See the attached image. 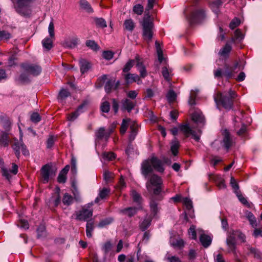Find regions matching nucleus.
Instances as JSON below:
<instances>
[{"label":"nucleus","instance_id":"473e14b6","mask_svg":"<svg viewBox=\"0 0 262 262\" xmlns=\"http://www.w3.org/2000/svg\"><path fill=\"white\" fill-rule=\"evenodd\" d=\"M124 29L128 31L132 32L135 27V24L132 19H128L124 22Z\"/></svg>","mask_w":262,"mask_h":262},{"label":"nucleus","instance_id":"e2e57ef3","mask_svg":"<svg viewBox=\"0 0 262 262\" xmlns=\"http://www.w3.org/2000/svg\"><path fill=\"white\" fill-rule=\"evenodd\" d=\"M183 203L186 206L187 209L190 210L192 208V203L189 199L187 198H184L183 199Z\"/></svg>","mask_w":262,"mask_h":262},{"label":"nucleus","instance_id":"338daca9","mask_svg":"<svg viewBox=\"0 0 262 262\" xmlns=\"http://www.w3.org/2000/svg\"><path fill=\"white\" fill-rule=\"evenodd\" d=\"M240 24V20L237 18H234L230 24V28L231 29H234L237 27Z\"/></svg>","mask_w":262,"mask_h":262},{"label":"nucleus","instance_id":"e433bc0d","mask_svg":"<svg viewBox=\"0 0 262 262\" xmlns=\"http://www.w3.org/2000/svg\"><path fill=\"white\" fill-rule=\"evenodd\" d=\"M79 4L81 8L87 12L90 13L93 12V9L91 8L90 4L86 0H80Z\"/></svg>","mask_w":262,"mask_h":262},{"label":"nucleus","instance_id":"a211bd4d","mask_svg":"<svg viewBox=\"0 0 262 262\" xmlns=\"http://www.w3.org/2000/svg\"><path fill=\"white\" fill-rule=\"evenodd\" d=\"M137 212V208L136 207H127L120 209L119 213L122 215H127L128 217L134 216Z\"/></svg>","mask_w":262,"mask_h":262},{"label":"nucleus","instance_id":"1a4fd4ad","mask_svg":"<svg viewBox=\"0 0 262 262\" xmlns=\"http://www.w3.org/2000/svg\"><path fill=\"white\" fill-rule=\"evenodd\" d=\"M179 129L182 131L186 137L192 135L193 138L196 141H199L200 140V136L196 134L195 131L192 129L189 124H182L179 125Z\"/></svg>","mask_w":262,"mask_h":262},{"label":"nucleus","instance_id":"58836bf2","mask_svg":"<svg viewBox=\"0 0 262 262\" xmlns=\"http://www.w3.org/2000/svg\"><path fill=\"white\" fill-rule=\"evenodd\" d=\"M151 219L150 218L145 219L140 224V228L142 231H145L150 225Z\"/></svg>","mask_w":262,"mask_h":262},{"label":"nucleus","instance_id":"5fc2aeb1","mask_svg":"<svg viewBox=\"0 0 262 262\" xmlns=\"http://www.w3.org/2000/svg\"><path fill=\"white\" fill-rule=\"evenodd\" d=\"M112 245L110 241L106 242L102 246V249L104 251L105 254L108 253V252L111 250Z\"/></svg>","mask_w":262,"mask_h":262},{"label":"nucleus","instance_id":"ddd939ff","mask_svg":"<svg viewBox=\"0 0 262 262\" xmlns=\"http://www.w3.org/2000/svg\"><path fill=\"white\" fill-rule=\"evenodd\" d=\"M223 146L227 150L232 146L233 141L230 137V135L227 130L223 132V139L222 141Z\"/></svg>","mask_w":262,"mask_h":262},{"label":"nucleus","instance_id":"09e8293b","mask_svg":"<svg viewBox=\"0 0 262 262\" xmlns=\"http://www.w3.org/2000/svg\"><path fill=\"white\" fill-rule=\"evenodd\" d=\"M135 64V60H129L124 66L123 72L124 73L128 72Z\"/></svg>","mask_w":262,"mask_h":262},{"label":"nucleus","instance_id":"2f4dec72","mask_svg":"<svg viewBox=\"0 0 262 262\" xmlns=\"http://www.w3.org/2000/svg\"><path fill=\"white\" fill-rule=\"evenodd\" d=\"M244 38V35L239 29H237L234 32V36L231 39L230 42L235 43L239 42Z\"/></svg>","mask_w":262,"mask_h":262},{"label":"nucleus","instance_id":"de8ad7c7","mask_svg":"<svg viewBox=\"0 0 262 262\" xmlns=\"http://www.w3.org/2000/svg\"><path fill=\"white\" fill-rule=\"evenodd\" d=\"M11 34L6 31H0V39L8 40L11 38Z\"/></svg>","mask_w":262,"mask_h":262},{"label":"nucleus","instance_id":"680f3d73","mask_svg":"<svg viewBox=\"0 0 262 262\" xmlns=\"http://www.w3.org/2000/svg\"><path fill=\"white\" fill-rule=\"evenodd\" d=\"M136 62V67L138 70L141 68L142 67H145L143 64L142 60L138 55H137L135 57V62Z\"/></svg>","mask_w":262,"mask_h":262},{"label":"nucleus","instance_id":"774afa93","mask_svg":"<svg viewBox=\"0 0 262 262\" xmlns=\"http://www.w3.org/2000/svg\"><path fill=\"white\" fill-rule=\"evenodd\" d=\"M31 120L34 122L37 123L40 120V117L37 113H34L31 115Z\"/></svg>","mask_w":262,"mask_h":262},{"label":"nucleus","instance_id":"423d86ee","mask_svg":"<svg viewBox=\"0 0 262 262\" xmlns=\"http://www.w3.org/2000/svg\"><path fill=\"white\" fill-rule=\"evenodd\" d=\"M206 17L205 10L202 8H196L191 13L189 18L191 24L201 22Z\"/></svg>","mask_w":262,"mask_h":262},{"label":"nucleus","instance_id":"9b49d317","mask_svg":"<svg viewBox=\"0 0 262 262\" xmlns=\"http://www.w3.org/2000/svg\"><path fill=\"white\" fill-rule=\"evenodd\" d=\"M243 252L248 256L252 255L256 258H259L260 257L259 251L255 248L252 247L249 244H246L244 246Z\"/></svg>","mask_w":262,"mask_h":262},{"label":"nucleus","instance_id":"0eeeda50","mask_svg":"<svg viewBox=\"0 0 262 262\" xmlns=\"http://www.w3.org/2000/svg\"><path fill=\"white\" fill-rule=\"evenodd\" d=\"M93 211L90 209L82 208L81 210L76 211L74 214L75 216V219L77 221H86L88 219L92 217Z\"/></svg>","mask_w":262,"mask_h":262},{"label":"nucleus","instance_id":"13d9d810","mask_svg":"<svg viewBox=\"0 0 262 262\" xmlns=\"http://www.w3.org/2000/svg\"><path fill=\"white\" fill-rule=\"evenodd\" d=\"M86 45L94 50H97L99 49L97 44L93 40H88L86 42Z\"/></svg>","mask_w":262,"mask_h":262},{"label":"nucleus","instance_id":"79ce46f5","mask_svg":"<svg viewBox=\"0 0 262 262\" xmlns=\"http://www.w3.org/2000/svg\"><path fill=\"white\" fill-rule=\"evenodd\" d=\"M97 139L101 140L103 138L106 139V132L104 127L100 128L95 133Z\"/></svg>","mask_w":262,"mask_h":262},{"label":"nucleus","instance_id":"c9c22d12","mask_svg":"<svg viewBox=\"0 0 262 262\" xmlns=\"http://www.w3.org/2000/svg\"><path fill=\"white\" fill-rule=\"evenodd\" d=\"M156 48L157 51V53L158 55V58L159 61L161 63L162 61L164 60V58L163 57V52L161 48L160 47V43L158 41H156L155 42Z\"/></svg>","mask_w":262,"mask_h":262},{"label":"nucleus","instance_id":"4be33fe9","mask_svg":"<svg viewBox=\"0 0 262 262\" xmlns=\"http://www.w3.org/2000/svg\"><path fill=\"white\" fill-rule=\"evenodd\" d=\"M110 189L107 188H103L100 190L98 196L95 200V203H98L100 199H105L110 194Z\"/></svg>","mask_w":262,"mask_h":262},{"label":"nucleus","instance_id":"bb28decb","mask_svg":"<svg viewBox=\"0 0 262 262\" xmlns=\"http://www.w3.org/2000/svg\"><path fill=\"white\" fill-rule=\"evenodd\" d=\"M132 122L134 121H132L130 119H124L122 120L120 129V132L121 134L123 135L126 132L128 126L132 125Z\"/></svg>","mask_w":262,"mask_h":262},{"label":"nucleus","instance_id":"7c9ffc66","mask_svg":"<svg viewBox=\"0 0 262 262\" xmlns=\"http://www.w3.org/2000/svg\"><path fill=\"white\" fill-rule=\"evenodd\" d=\"M222 5L221 0H214L210 4V8L216 14L219 12V8Z\"/></svg>","mask_w":262,"mask_h":262},{"label":"nucleus","instance_id":"ea45409f","mask_svg":"<svg viewBox=\"0 0 262 262\" xmlns=\"http://www.w3.org/2000/svg\"><path fill=\"white\" fill-rule=\"evenodd\" d=\"M73 202V197L68 193H64L63 199H62V203L64 205L69 206L71 205Z\"/></svg>","mask_w":262,"mask_h":262},{"label":"nucleus","instance_id":"3c124183","mask_svg":"<svg viewBox=\"0 0 262 262\" xmlns=\"http://www.w3.org/2000/svg\"><path fill=\"white\" fill-rule=\"evenodd\" d=\"M113 221V219L112 217L106 218L104 220H102L98 225L99 227H103L106 225H108L112 223Z\"/></svg>","mask_w":262,"mask_h":262},{"label":"nucleus","instance_id":"4d7b16f0","mask_svg":"<svg viewBox=\"0 0 262 262\" xmlns=\"http://www.w3.org/2000/svg\"><path fill=\"white\" fill-rule=\"evenodd\" d=\"M48 32L50 35V37L52 38H55L54 33V25L53 21H51L48 27Z\"/></svg>","mask_w":262,"mask_h":262},{"label":"nucleus","instance_id":"864d4df0","mask_svg":"<svg viewBox=\"0 0 262 262\" xmlns=\"http://www.w3.org/2000/svg\"><path fill=\"white\" fill-rule=\"evenodd\" d=\"M95 23L98 27L102 28H104L107 26L106 21L102 18H96L95 19Z\"/></svg>","mask_w":262,"mask_h":262},{"label":"nucleus","instance_id":"9d476101","mask_svg":"<svg viewBox=\"0 0 262 262\" xmlns=\"http://www.w3.org/2000/svg\"><path fill=\"white\" fill-rule=\"evenodd\" d=\"M21 67L26 72L33 76L38 75L41 72V67L36 64L24 63Z\"/></svg>","mask_w":262,"mask_h":262},{"label":"nucleus","instance_id":"0e129e2a","mask_svg":"<svg viewBox=\"0 0 262 262\" xmlns=\"http://www.w3.org/2000/svg\"><path fill=\"white\" fill-rule=\"evenodd\" d=\"M188 233L191 235L192 239H196V233L195 231V227L194 225H191L188 230Z\"/></svg>","mask_w":262,"mask_h":262},{"label":"nucleus","instance_id":"cd10ccee","mask_svg":"<svg viewBox=\"0 0 262 262\" xmlns=\"http://www.w3.org/2000/svg\"><path fill=\"white\" fill-rule=\"evenodd\" d=\"M132 125L130 126V133L129 137L130 141H133L138 133V125L135 122H132Z\"/></svg>","mask_w":262,"mask_h":262},{"label":"nucleus","instance_id":"f03ea898","mask_svg":"<svg viewBox=\"0 0 262 262\" xmlns=\"http://www.w3.org/2000/svg\"><path fill=\"white\" fill-rule=\"evenodd\" d=\"M143 27V37L147 42L151 41L153 36L154 24L149 14H145L142 24Z\"/></svg>","mask_w":262,"mask_h":262},{"label":"nucleus","instance_id":"f8f14e48","mask_svg":"<svg viewBox=\"0 0 262 262\" xmlns=\"http://www.w3.org/2000/svg\"><path fill=\"white\" fill-rule=\"evenodd\" d=\"M86 105V102H83L82 104H81L80 105L78 106L77 109L74 112L72 113L71 114H69L67 116V119L68 121H73L76 119L77 118V117L79 116V115L83 112V108Z\"/></svg>","mask_w":262,"mask_h":262},{"label":"nucleus","instance_id":"7ed1b4c3","mask_svg":"<svg viewBox=\"0 0 262 262\" xmlns=\"http://www.w3.org/2000/svg\"><path fill=\"white\" fill-rule=\"evenodd\" d=\"M235 96V92L230 90L228 96L219 93L214 97V100L217 104L220 103L225 108L229 110L232 108L233 104L232 99L234 98Z\"/></svg>","mask_w":262,"mask_h":262},{"label":"nucleus","instance_id":"f3484780","mask_svg":"<svg viewBox=\"0 0 262 262\" xmlns=\"http://www.w3.org/2000/svg\"><path fill=\"white\" fill-rule=\"evenodd\" d=\"M79 39L76 37H72L64 40L63 46L65 48L72 49L76 47Z\"/></svg>","mask_w":262,"mask_h":262},{"label":"nucleus","instance_id":"aec40b11","mask_svg":"<svg viewBox=\"0 0 262 262\" xmlns=\"http://www.w3.org/2000/svg\"><path fill=\"white\" fill-rule=\"evenodd\" d=\"M238 63L236 62L234 66L229 68L228 66L226 65V70L224 72V76L228 79L234 77L235 69L238 67Z\"/></svg>","mask_w":262,"mask_h":262},{"label":"nucleus","instance_id":"6e6d98bb","mask_svg":"<svg viewBox=\"0 0 262 262\" xmlns=\"http://www.w3.org/2000/svg\"><path fill=\"white\" fill-rule=\"evenodd\" d=\"M110 110V105L108 102L105 101L101 105V110L103 113H108Z\"/></svg>","mask_w":262,"mask_h":262},{"label":"nucleus","instance_id":"603ef678","mask_svg":"<svg viewBox=\"0 0 262 262\" xmlns=\"http://www.w3.org/2000/svg\"><path fill=\"white\" fill-rule=\"evenodd\" d=\"M230 184L232 188L234 189V192L237 193L239 192V187L237 184L236 180L233 177H231Z\"/></svg>","mask_w":262,"mask_h":262},{"label":"nucleus","instance_id":"49530a36","mask_svg":"<svg viewBox=\"0 0 262 262\" xmlns=\"http://www.w3.org/2000/svg\"><path fill=\"white\" fill-rule=\"evenodd\" d=\"M150 210L154 214V215H156L159 211L157 203L154 200H151L150 202Z\"/></svg>","mask_w":262,"mask_h":262},{"label":"nucleus","instance_id":"f257e3e1","mask_svg":"<svg viewBox=\"0 0 262 262\" xmlns=\"http://www.w3.org/2000/svg\"><path fill=\"white\" fill-rule=\"evenodd\" d=\"M154 169L159 172H163L164 170L163 162L155 157H152L142 162L141 173L146 178L148 175L152 172Z\"/></svg>","mask_w":262,"mask_h":262},{"label":"nucleus","instance_id":"052dcab7","mask_svg":"<svg viewBox=\"0 0 262 262\" xmlns=\"http://www.w3.org/2000/svg\"><path fill=\"white\" fill-rule=\"evenodd\" d=\"M235 237H237L242 242H245L246 236L245 235L239 231H235L233 232Z\"/></svg>","mask_w":262,"mask_h":262},{"label":"nucleus","instance_id":"39448f33","mask_svg":"<svg viewBox=\"0 0 262 262\" xmlns=\"http://www.w3.org/2000/svg\"><path fill=\"white\" fill-rule=\"evenodd\" d=\"M56 170L49 164L43 166L40 170V174L42 181L43 183H47L50 180L53 179L56 176Z\"/></svg>","mask_w":262,"mask_h":262},{"label":"nucleus","instance_id":"5701e85b","mask_svg":"<svg viewBox=\"0 0 262 262\" xmlns=\"http://www.w3.org/2000/svg\"><path fill=\"white\" fill-rule=\"evenodd\" d=\"M9 141L10 140L8 134L5 132H2L0 134V146L3 147L8 146Z\"/></svg>","mask_w":262,"mask_h":262},{"label":"nucleus","instance_id":"c85d7f7f","mask_svg":"<svg viewBox=\"0 0 262 262\" xmlns=\"http://www.w3.org/2000/svg\"><path fill=\"white\" fill-rule=\"evenodd\" d=\"M124 77L127 84L132 83L139 79V76L136 74L128 73L125 74Z\"/></svg>","mask_w":262,"mask_h":262},{"label":"nucleus","instance_id":"a18cd8bd","mask_svg":"<svg viewBox=\"0 0 262 262\" xmlns=\"http://www.w3.org/2000/svg\"><path fill=\"white\" fill-rule=\"evenodd\" d=\"M177 95L173 90L168 91L166 95V98L169 102L171 103L175 101L176 99Z\"/></svg>","mask_w":262,"mask_h":262},{"label":"nucleus","instance_id":"bf43d9fd","mask_svg":"<svg viewBox=\"0 0 262 262\" xmlns=\"http://www.w3.org/2000/svg\"><path fill=\"white\" fill-rule=\"evenodd\" d=\"M157 0H148L147 5L146 8L145 13L146 14L148 13L150 10L152 9L154 7V5L156 3Z\"/></svg>","mask_w":262,"mask_h":262},{"label":"nucleus","instance_id":"393cba45","mask_svg":"<svg viewBox=\"0 0 262 262\" xmlns=\"http://www.w3.org/2000/svg\"><path fill=\"white\" fill-rule=\"evenodd\" d=\"M55 38L52 37H46L42 41L43 47L47 50H51L53 47V41Z\"/></svg>","mask_w":262,"mask_h":262},{"label":"nucleus","instance_id":"69168bd1","mask_svg":"<svg viewBox=\"0 0 262 262\" xmlns=\"http://www.w3.org/2000/svg\"><path fill=\"white\" fill-rule=\"evenodd\" d=\"M66 180L67 174L60 171L57 178L58 182L60 183H64L66 182Z\"/></svg>","mask_w":262,"mask_h":262},{"label":"nucleus","instance_id":"b1692460","mask_svg":"<svg viewBox=\"0 0 262 262\" xmlns=\"http://www.w3.org/2000/svg\"><path fill=\"white\" fill-rule=\"evenodd\" d=\"M200 241L202 245L205 248L208 247L211 243V237L204 233L201 234L200 237Z\"/></svg>","mask_w":262,"mask_h":262},{"label":"nucleus","instance_id":"8fccbe9b","mask_svg":"<svg viewBox=\"0 0 262 262\" xmlns=\"http://www.w3.org/2000/svg\"><path fill=\"white\" fill-rule=\"evenodd\" d=\"M115 80H110L108 81L105 84V91L106 93H110L111 90L113 88Z\"/></svg>","mask_w":262,"mask_h":262},{"label":"nucleus","instance_id":"c03bdc74","mask_svg":"<svg viewBox=\"0 0 262 262\" xmlns=\"http://www.w3.org/2000/svg\"><path fill=\"white\" fill-rule=\"evenodd\" d=\"M133 11L134 13L141 15L144 11V7L141 4L135 5L133 8Z\"/></svg>","mask_w":262,"mask_h":262},{"label":"nucleus","instance_id":"a19ab883","mask_svg":"<svg viewBox=\"0 0 262 262\" xmlns=\"http://www.w3.org/2000/svg\"><path fill=\"white\" fill-rule=\"evenodd\" d=\"M94 230V224L92 221L87 222L86 226V234L88 237L92 236V232Z\"/></svg>","mask_w":262,"mask_h":262},{"label":"nucleus","instance_id":"4468645a","mask_svg":"<svg viewBox=\"0 0 262 262\" xmlns=\"http://www.w3.org/2000/svg\"><path fill=\"white\" fill-rule=\"evenodd\" d=\"M135 106V103L128 99L126 98L121 101V109L122 110H126L128 112H130Z\"/></svg>","mask_w":262,"mask_h":262},{"label":"nucleus","instance_id":"20e7f679","mask_svg":"<svg viewBox=\"0 0 262 262\" xmlns=\"http://www.w3.org/2000/svg\"><path fill=\"white\" fill-rule=\"evenodd\" d=\"M162 180L156 174H152L146 183V188L149 192L153 191L155 194H158L161 191Z\"/></svg>","mask_w":262,"mask_h":262},{"label":"nucleus","instance_id":"dca6fc26","mask_svg":"<svg viewBox=\"0 0 262 262\" xmlns=\"http://www.w3.org/2000/svg\"><path fill=\"white\" fill-rule=\"evenodd\" d=\"M226 244L230 252H234L236 249L235 237L233 234L228 235L226 239Z\"/></svg>","mask_w":262,"mask_h":262},{"label":"nucleus","instance_id":"f704fd0d","mask_svg":"<svg viewBox=\"0 0 262 262\" xmlns=\"http://www.w3.org/2000/svg\"><path fill=\"white\" fill-rule=\"evenodd\" d=\"M69 96H70V93L69 91L66 89H62L60 90L59 93L58 99L62 103L63 101Z\"/></svg>","mask_w":262,"mask_h":262},{"label":"nucleus","instance_id":"412c9836","mask_svg":"<svg viewBox=\"0 0 262 262\" xmlns=\"http://www.w3.org/2000/svg\"><path fill=\"white\" fill-rule=\"evenodd\" d=\"M60 188L57 187L55 192L51 198L50 201L54 204L55 206H57L60 203Z\"/></svg>","mask_w":262,"mask_h":262},{"label":"nucleus","instance_id":"a878e982","mask_svg":"<svg viewBox=\"0 0 262 262\" xmlns=\"http://www.w3.org/2000/svg\"><path fill=\"white\" fill-rule=\"evenodd\" d=\"M80 71L82 74L87 72L91 68V64L87 60L81 59L79 60Z\"/></svg>","mask_w":262,"mask_h":262},{"label":"nucleus","instance_id":"72a5a7b5","mask_svg":"<svg viewBox=\"0 0 262 262\" xmlns=\"http://www.w3.org/2000/svg\"><path fill=\"white\" fill-rule=\"evenodd\" d=\"M231 49L232 47L230 45L229 42H228L226 43L225 46L220 50L219 54L223 56H226L230 52Z\"/></svg>","mask_w":262,"mask_h":262},{"label":"nucleus","instance_id":"4c0bfd02","mask_svg":"<svg viewBox=\"0 0 262 262\" xmlns=\"http://www.w3.org/2000/svg\"><path fill=\"white\" fill-rule=\"evenodd\" d=\"M179 145V141L174 138V140L171 143V151L174 156L177 155Z\"/></svg>","mask_w":262,"mask_h":262},{"label":"nucleus","instance_id":"6e6552de","mask_svg":"<svg viewBox=\"0 0 262 262\" xmlns=\"http://www.w3.org/2000/svg\"><path fill=\"white\" fill-rule=\"evenodd\" d=\"M12 148L15 150V155L17 158L20 156V149L21 150L23 154L27 156L29 155V151L27 149L26 146L22 141H18V140L15 139L12 144Z\"/></svg>","mask_w":262,"mask_h":262},{"label":"nucleus","instance_id":"2eb2a0df","mask_svg":"<svg viewBox=\"0 0 262 262\" xmlns=\"http://www.w3.org/2000/svg\"><path fill=\"white\" fill-rule=\"evenodd\" d=\"M2 174L7 179L9 180L11 177V173L13 174H16L18 171V166L14 164H13L12 169L11 170H8L7 168L3 167H2Z\"/></svg>","mask_w":262,"mask_h":262},{"label":"nucleus","instance_id":"37998d69","mask_svg":"<svg viewBox=\"0 0 262 262\" xmlns=\"http://www.w3.org/2000/svg\"><path fill=\"white\" fill-rule=\"evenodd\" d=\"M172 71L171 69H168L167 67H163L162 68V73L164 79L167 81L170 80V76Z\"/></svg>","mask_w":262,"mask_h":262},{"label":"nucleus","instance_id":"6ab92c4d","mask_svg":"<svg viewBox=\"0 0 262 262\" xmlns=\"http://www.w3.org/2000/svg\"><path fill=\"white\" fill-rule=\"evenodd\" d=\"M192 120L197 124H204L205 118L202 113L199 112H195L192 115Z\"/></svg>","mask_w":262,"mask_h":262},{"label":"nucleus","instance_id":"c756f323","mask_svg":"<svg viewBox=\"0 0 262 262\" xmlns=\"http://www.w3.org/2000/svg\"><path fill=\"white\" fill-rule=\"evenodd\" d=\"M130 194L135 203L138 205L141 204L143 199L139 193H138L136 190H133L131 191Z\"/></svg>","mask_w":262,"mask_h":262}]
</instances>
